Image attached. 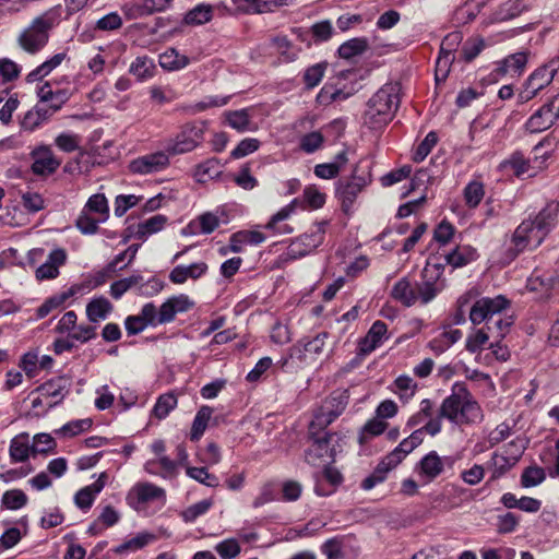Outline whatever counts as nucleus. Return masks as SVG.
Returning a JSON list of instances; mask_svg holds the SVG:
<instances>
[{
  "mask_svg": "<svg viewBox=\"0 0 559 559\" xmlns=\"http://www.w3.org/2000/svg\"><path fill=\"white\" fill-rule=\"evenodd\" d=\"M212 414H213L212 407L206 406V405L200 407V409L198 411V413L193 419L191 431H190V439L192 441H198L203 436V433L207 427L209 420L212 417Z\"/></svg>",
  "mask_w": 559,
  "mask_h": 559,
  "instance_id": "36",
  "label": "nucleus"
},
{
  "mask_svg": "<svg viewBox=\"0 0 559 559\" xmlns=\"http://www.w3.org/2000/svg\"><path fill=\"white\" fill-rule=\"evenodd\" d=\"M260 147V141L253 138H247L241 140L238 145L231 151L230 155L233 158H242Z\"/></svg>",
  "mask_w": 559,
  "mask_h": 559,
  "instance_id": "62",
  "label": "nucleus"
},
{
  "mask_svg": "<svg viewBox=\"0 0 559 559\" xmlns=\"http://www.w3.org/2000/svg\"><path fill=\"white\" fill-rule=\"evenodd\" d=\"M492 335L493 331L489 332L486 326L473 331L466 338V350L472 354L479 352Z\"/></svg>",
  "mask_w": 559,
  "mask_h": 559,
  "instance_id": "44",
  "label": "nucleus"
},
{
  "mask_svg": "<svg viewBox=\"0 0 559 559\" xmlns=\"http://www.w3.org/2000/svg\"><path fill=\"white\" fill-rule=\"evenodd\" d=\"M64 383L66 380L63 378L51 379L39 385L36 391L40 392L44 396L58 399L53 404L50 405V407H52L63 400V391L66 389Z\"/></svg>",
  "mask_w": 559,
  "mask_h": 559,
  "instance_id": "40",
  "label": "nucleus"
},
{
  "mask_svg": "<svg viewBox=\"0 0 559 559\" xmlns=\"http://www.w3.org/2000/svg\"><path fill=\"white\" fill-rule=\"evenodd\" d=\"M324 138L323 135L318 132L313 131L310 133L305 134L300 140V148L310 154L319 150L323 144Z\"/></svg>",
  "mask_w": 559,
  "mask_h": 559,
  "instance_id": "64",
  "label": "nucleus"
},
{
  "mask_svg": "<svg viewBox=\"0 0 559 559\" xmlns=\"http://www.w3.org/2000/svg\"><path fill=\"white\" fill-rule=\"evenodd\" d=\"M478 258L477 250L469 245H459L444 255L447 264L463 267Z\"/></svg>",
  "mask_w": 559,
  "mask_h": 559,
  "instance_id": "23",
  "label": "nucleus"
},
{
  "mask_svg": "<svg viewBox=\"0 0 559 559\" xmlns=\"http://www.w3.org/2000/svg\"><path fill=\"white\" fill-rule=\"evenodd\" d=\"M28 502L26 493L21 489L7 490L2 495L1 503L2 507L9 510H19L25 507Z\"/></svg>",
  "mask_w": 559,
  "mask_h": 559,
  "instance_id": "45",
  "label": "nucleus"
},
{
  "mask_svg": "<svg viewBox=\"0 0 559 559\" xmlns=\"http://www.w3.org/2000/svg\"><path fill=\"white\" fill-rule=\"evenodd\" d=\"M67 58L66 52H58L53 55L51 58L44 61L36 69L31 71L26 75V81L28 83H33L39 81L50 74L56 68H58Z\"/></svg>",
  "mask_w": 559,
  "mask_h": 559,
  "instance_id": "26",
  "label": "nucleus"
},
{
  "mask_svg": "<svg viewBox=\"0 0 559 559\" xmlns=\"http://www.w3.org/2000/svg\"><path fill=\"white\" fill-rule=\"evenodd\" d=\"M139 286L138 290L141 295H156L163 289V283L155 277L143 284V276L136 274L114 282L110 285V295L115 299H119L122 295L134 286Z\"/></svg>",
  "mask_w": 559,
  "mask_h": 559,
  "instance_id": "10",
  "label": "nucleus"
},
{
  "mask_svg": "<svg viewBox=\"0 0 559 559\" xmlns=\"http://www.w3.org/2000/svg\"><path fill=\"white\" fill-rule=\"evenodd\" d=\"M546 475L544 468L539 466H528L521 476L523 487H534L544 481Z\"/></svg>",
  "mask_w": 559,
  "mask_h": 559,
  "instance_id": "55",
  "label": "nucleus"
},
{
  "mask_svg": "<svg viewBox=\"0 0 559 559\" xmlns=\"http://www.w3.org/2000/svg\"><path fill=\"white\" fill-rule=\"evenodd\" d=\"M444 468L442 459L436 451L426 454L419 462V469L429 480L437 478Z\"/></svg>",
  "mask_w": 559,
  "mask_h": 559,
  "instance_id": "28",
  "label": "nucleus"
},
{
  "mask_svg": "<svg viewBox=\"0 0 559 559\" xmlns=\"http://www.w3.org/2000/svg\"><path fill=\"white\" fill-rule=\"evenodd\" d=\"M129 71L139 80H145L153 76L155 64L147 56H141L131 63Z\"/></svg>",
  "mask_w": 559,
  "mask_h": 559,
  "instance_id": "41",
  "label": "nucleus"
},
{
  "mask_svg": "<svg viewBox=\"0 0 559 559\" xmlns=\"http://www.w3.org/2000/svg\"><path fill=\"white\" fill-rule=\"evenodd\" d=\"M388 463H389V460L384 456L379 462V464L373 469V472L361 481L360 487L364 490H371L378 484L383 483L386 479V477H388V473L391 469L395 468L394 465H389Z\"/></svg>",
  "mask_w": 559,
  "mask_h": 559,
  "instance_id": "31",
  "label": "nucleus"
},
{
  "mask_svg": "<svg viewBox=\"0 0 559 559\" xmlns=\"http://www.w3.org/2000/svg\"><path fill=\"white\" fill-rule=\"evenodd\" d=\"M32 171L36 176H49L57 171L61 160L57 158L49 145H39L31 152Z\"/></svg>",
  "mask_w": 559,
  "mask_h": 559,
  "instance_id": "14",
  "label": "nucleus"
},
{
  "mask_svg": "<svg viewBox=\"0 0 559 559\" xmlns=\"http://www.w3.org/2000/svg\"><path fill=\"white\" fill-rule=\"evenodd\" d=\"M370 174L362 171L359 174V167H355L352 177L346 180H338L336 183V197L342 203V210L348 213L357 195L370 182Z\"/></svg>",
  "mask_w": 559,
  "mask_h": 559,
  "instance_id": "8",
  "label": "nucleus"
},
{
  "mask_svg": "<svg viewBox=\"0 0 559 559\" xmlns=\"http://www.w3.org/2000/svg\"><path fill=\"white\" fill-rule=\"evenodd\" d=\"M203 140V129L194 123H186L173 139L166 141L165 148L171 156L189 153Z\"/></svg>",
  "mask_w": 559,
  "mask_h": 559,
  "instance_id": "9",
  "label": "nucleus"
},
{
  "mask_svg": "<svg viewBox=\"0 0 559 559\" xmlns=\"http://www.w3.org/2000/svg\"><path fill=\"white\" fill-rule=\"evenodd\" d=\"M187 56L180 55L176 49L170 48L159 56V64L166 70H180L189 64Z\"/></svg>",
  "mask_w": 559,
  "mask_h": 559,
  "instance_id": "39",
  "label": "nucleus"
},
{
  "mask_svg": "<svg viewBox=\"0 0 559 559\" xmlns=\"http://www.w3.org/2000/svg\"><path fill=\"white\" fill-rule=\"evenodd\" d=\"M67 261V253L63 249L52 250L46 262L36 269L35 275L38 281L52 280L59 275V267Z\"/></svg>",
  "mask_w": 559,
  "mask_h": 559,
  "instance_id": "18",
  "label": "nucleus"
},
{
  "mask_svg": "<svg viewBox=\"0 0 559 559\" xmlns=\"http://www.w3.org/2000/svg\"><path fill=\"white\" fill-rule=\"evenodd\" d=\"M559 213V203L551 201L536 215L531 222L534 224V231L536 236V243L533 249L539 247L546 236L552 230L557 223Z\"/></svg>",
  "mask_w": 559,
  "mask_h": 559,
  "instance_id": "12",
  "label": "nucleus"
},
{
  "mask_svg": "<svg viewBox=\"0 0 559 559\" xmlns=\"http://www.w3.org/2000/svg\"><path fill=\"white\" fill-rule=\"evenodd\" d=\"M510 307V300L503 295H498L493 298L481 297L477 299L469 309V320L474 325L485 323L489 332L493 331L491 322L503 310Z\"/></svg>",
  "mask_w": 559,
  "mask_h": 559,
  "instance_id": "6",
  "label": "nucleus"
},
{
  "mask_svg": "<svg viewBox=\"0 0 559 559\" xmlns=\"http://www.w3.org/2000/svg\"><path fill=\"white\" fill-rule=\"evenodd\" d=\"M369 49V41L365 37H355L345 43H343L338 49L337 53L340 58L349 60L356 56H360L365 53Z\"/></svg>",
  "mask_w": 559,
  "mask_h": 559,
  "instance_id": "30",
  "label": "nucleus"
},
{
  "mask_svg": "<svg viewBox=\"0 0 559 559\" xmlns=\"http://www.w3.org/2000/svg\"><path fill=\"white\" fill-rule=\"evenodd\" d=\"M140 245H131L124 251L117 254L111 262L107 265L108 272H115L117 270H123L127 267L134 259L139 251Z\"/></svg>",
  "mask_w": 559,
  "mask_h": 559,
  "instance_id": "42",
  "label": "nucleus"
},
{
  "mask_svg": "<svg viewBox=\"0 0 559 559\" xmlns=\"http://www.w3.org/2000/svg\"><path fill=\"white\" fill-rule=\"evenodd\" d=\"M304 202L311 209H320L325 203V194L316 186H308L302 193Z\"/></svg>",
  "mask_w": 559,
  "mask_h": 559,
  "instance_id": "61",
  "label": "nucleus"
},
{
  "mask_svg": "<svg viewBox=\"0 0 559 559\" xmlns=\"http://www.w3.org/2000/svg\"><path fill=\"white\" fill-rule=\"evenodd\" d=\"M439 413L440 417L460 426L475 424L483 419L479 404L463 382L453 384L451 394L442 401Z\"/></svg>",
  "mask_w": 559,
  "mask_h": 559,
  "instance_id": "2",
  "label": "nucleus"
},
{
  "mask_svg": "<svg viewBox=\"0 0 559 559\" xmlns=\"http://www.w3.org/2000/svg\"><path fill=\"white\" fill-rule=\"evenodd\" d=\"M484 194V186L479 181H472L464 189V199L469 207H476L483 200Z\"/></svg>",
  "mask_w": 559,
  "mask_h": 559,
  "instance_id": "52",
  "label": "nucleus"
},
{
  "mask_svg": "<svg viewBox=\"0 0 559 559\" xmlns=\"http://www.w3.org/2000/svg\"><path fill=\"white\" fill-rule=\"evenodd\" d=\"M112 311V305L106 297H97L86 305V316L93 323L105 320Z\"/></svg>",
  "mask_w": 559,
  "mask_h": 559,
  "instance_id": "27",
  "label": "nucleus"
},
{
  "mask_svg": "<svg viewBox=\"0 0 559 559\" xmlns=\"http://www.w3.org/2000/svg\"><path fill=\"white\" fill-rule=\"evenodd\" d=\"M556 100L557 97L552 98L530 117L525 123V127L530 132H543L549 129L556 122V119L552 115Z\"/></svg>",
  "mask_w": 559,
  "mask_h": 559,
  "instance_id": "17",
  "label": "nucleus"
},
{
  "mask_svg": "<svg viewBox=\"0 0 559 559\" xmlns=\"http://www.w3.org/2000/svg\"><path fill=\"white\" fill-rule=\"evenodd\" d=\"M207 271L205 262H195L190 265H177L169 273V280L174 284H183L188 278L198 280Z\"/></svg>",
  "mask_w": 559,
  "mask_h": 559,
  "instance_id": "20",
  "label": "nucleus"
},
{
  "mask_svg": "<svg viewBox=\"0 0 559 559\" xmlns=\"http://www.w3.org/2000/svg\"><path fill=\"white\" fill-rule=\"evenodd\" d=\"M92 427V420L86 419H78L63 425L60 429L56 430V433L62 436L74 437L82 431H85Z\"/></svg>",
  "mask_w": 559,
  "mask_h": 559,
  "instance_id": "58",
  "label": "nucleus"
},
{
  "mask_svg": "<svg viewBox=\"0 0 559 559\" xmlns=\"http://www.w3.org/2000/svg\"><path fill=\"white\" fill-rule=\"evenodd\" d=\"M533 241L536 243L534 224L531 222V219H525L515 228L512 235V247L508 250L507 253L509 260H514L520 253L528 248Z\"/></svg>",
  "mask_w": 559,
  "mask_h": 559,
  "instance_id": "16",
  "label": "nucleus"
},
{
  "mask_svg": "<svg viewBox=\"0 0 559 559\" xmlns=\"http://www.w3.org/2000/svg\"><path fill=\"white\" fill-rule=\"evenodd\" d=\"M156 540V536L148 532H141L112 549L117 555L135 552Z\"/></svg>",
  "mask_w": 559,
  "mask_h": 559,
  "instance_id": "24",
  "label": "nucleus"
},
{
  "mask_svg": "<svg viewBox=\"0 0 559 559\" xmlns=\"http://www.w3.org/2000/svg\"><path fill=\"white\" fill-rule=\"evenodd\" d=\"M415 449V445L411 442L408 437L405 438L392 452L385 456L389 460L388 464L394 465L396 467L406 457V455Z\"/></svg>",
  "mask_w": 559,
  "mask_h": 559,
  "instance_id": "49",
  "label": "nucleus"
},
{
  "mask_svg": "<svg viewBox=\"0 0 559 559\" xmlns=\"http://www.w3.org/2000/svg\"><path fill=\"white\" fill-rule=\"evenodd\" d=\"M388 332V326L383 321H376L366 336L359 342V353L362 355L370 354L382 344Z\"/></svg>",
  "mask_w": 559,
  "mask_h": 559,
  "instance_id": "19",
  "label": "nucleus"
},
{
  "mask_svg": "<svg viewBox=\"0 0 559 559\" xmlns=\"http://www.w3.org/2000/svg\"><path fill=\"white\" fill-rule=\"evenodd\" d=\"M56 440L49 433H37L34 436L32 452L48 453L55 450Z\"/></svg>",
  "mask_w": 559,
  "mask_h": 559,
  "instance_id": "57",
  "label": "nucleus"
},
{
  "mask_svg": "<svg viewBox=\"0 0 559 559\" xmlns=\"http://www.w3.org/2000/svg\"><path fill=\"white\" fill-rule=\"evenodd\" d=\"M80 142H81L80 135L74 134V133H67V132L60 133L55 139V144L57 145V147L66 153H72V152L79 150Z\"/></svg>",
  "mask_w": 559,
  "mask_h": 559,
  "instance_id": "56",
  "label": "nucleus"
},
{
  "mask_svg": "<svg viewBox=\"0 0 559 559\" xmlns=\"http://www.w3.org/2000/svg\"><path fill=\"white\" fill-rule=\"evenodd\" d=\"M62 20V7L56 5L36 16L17 37V45L27 53L39 52L49 40V33Z\"/></svg>",
  "mask_w": 559,
  "mask_h": 559,
  "instance_id": "4",
  "label": "nucleus"
},
{
  "mask_svg": "<svg viewBox=\"0 0 559 559\" xmlns=\"http://www.w3.org/2000/svg\"><path fill=\"white\" fill-rule=\"evenodd\" d=\"M191 225H198L200 228L199 231L207 235L213 233L219 226V218L217 215L206 212L201 214Z\"/></svg>",
  "mask_w": 559,
  "mask_h": 559,
  "instance_id": "59",
  "label": "nucleus"
},
{
  "mask_svg": "<svg viewBox=\"0 0 559 559\" xmlns=\"http://www.w3.org/2000/svg\"><path fill=\"white\" fill-rule=\"evenodd\" d=\"M326 62H320L309 67L305 71L304 82L307 88H313L321 82L326 70Z\"/></svg>",
  "mask_w": 559,
  "mask_h": 559,
  "instance_id": "53",
  "label": "nucleus"
},
{
  "mask_svg": "<svg viewBox=\"0 0 559 559\" xmlns=\"http://www.w3.org/2000/svg\"><path fill=\"white\" fill-rule=\"evenodd\" d=\"M527 63V56L525 52H515L502 61H500L496 68V72L499 75L519 76L524 71Z\"/></svg>",
  "mask_w": 559,
  "mask_h": 559,
  "instance_id": "22",
  "label": "nucleus"
},
{
  "mask_svg": "<svg viewBox=\"0 0 559 559\" xmlns=\"http://www.w3.org/2000/svg\"><path fill=\"white\" fill-rule=\"evenodd\" d=\"M227 123L239 132L249 130L250 116L248 109H240L226 112Z\"/></svg>",
  "mask_w": 559,
  "mask_h": 559,
  "instance_id": "46",
  "label": "nucleus"
},
{
  "mask_svg": "<svg viewBox=\"0 0 559 559\" xmlns=\"http://www.w3.org/2000/svg\"><path fill=\"white\" fill-rule=\"evenodd\" d=\"M299 203L298 199L293 200L288 205L281 209L276 214H274L267 224L265 225L266 229H271L281 234H289L293 231L290 227L287 225L277 226L278 223L287 219L292 213L295 211L296 205Z\"/></svg>",
  "mask_w": 559,
  "mask_h": 559,
  "instance_id": "33",
  "label": "nucleus"
},
{
  "mask_svg": "<svg viewBox=\"0 0 559 559\" xmlns=\"http://www.w3.org/2000/svg\"><path fill=\"white\" fill-rule=\"evenodd\" d=\"M221 173L219 163L216 158H210L198 165L195 176L199 181H205L207 178H214Z\"/></svg>",
  "mask_w": 559,
  "mask_h": 559,
  "instance_id": "63",
  "label": "nucleus"
},
{
  "mask_svg": "<svg viewBox=\"0 0 559 559\" xmlns=\"http://www.w3.org/2000/svg\"><path fill=\"white\" fill-rule=\"evenodd\" d=\"M484 5V0H467L464 5L456 11V17L457 20H464V22L473 21Z\"/></svg>",
  "mask_w": 559,
  "mask_h": 559,
  "instance_id": "50",
  "label": "nucleus"
},
{
  "mask_svg": "<svg viewBox=\"0 0 559 559\" xmlns=\"http://www.w3.org/2000/svg\"><path fill=\"white\" fill-rule=\"evenodd\" d=\"M75 293L76 288L72 286L67 292L49 297L40 307L37 308V318L43 319L47 317L52 310L61 307Z\"/></svg>",
  "mask_w": 559,
  "mask_h": 559,
  "instance_id": "35",
  "label": "nucleus"
},
{
  "mask_svg": "<svg viewBox=\"0 0 559 559\" xmlns=\"http://www.w3.org/2000/svg\"><path fill=\"white\" fill-rule=\"evenodd\" d=\"M341 439L337 432L328 430V426L310 421L307 433L309 445L305 451L307 463L311 465L333 463L337 452L342 451Z\"/></svg>",
  "mask_w": 559,
  "mask_h": 559,
  "instance_id": "3",
  "label": "nucleus"
},
{
  "mask_svg": "<svg viewBox=\"0 0 559 559\" xmlns=\"http://www.w3.org/2000/svg\"><path fill=\"white\" fill-rule=\"evenodd\" d=\"M438 142V135L436 132L430 131L425 139L418 144L414 155L413 160L416 163L423 162L428 154L431 152L432 147Z\"/></svg>",
  "mask_w": 559,
  "mask_h": 559,
  "instance_id": "54",
  "label": "nucleus"
},
{
  "mask_svg": "<svg viewBox=\"0 0 559 559\" xmlns=\"http://www.w3.org/2000/svg\"><path fill=\"white\" fill-rule=\"evenodd\" d=\"M173 1L174 0H144L142 4H134L130 9V16L136 19L164 11L169 8Z\"/></svg>",
  "mask_w": 559,
  "mask_h": 559,
  "instance_id": "32",
  "label": "nucleus"
},
{
  "mask_svg": "<svg viewBox=\"0 0 559 559\" xmlns=\"http://www.w3.org/2000/svg\"><path fill=\"white\" fill-rule=\"evenodd\" d=\"M176 406L177 396L174 393H165L157 399L152 413L156 418L164 419Z\"/></svg>",
  "mask_w": 559,
  "mask_h": 559,
  "instance_id": "43",
  "label": "nucleus"
},
{
  "mask_svg": "<svg viewBox=\"0 0 559 559\" xmlns=\"http://www.w3.org/2000/svg\"><path fill=\"white\" fill-rule=\"evenodd\" d=\"M212 506V499H204L185 509L180 515L186 523H191L199 516L205 514Z\"/></svg>",
  "mask_w": 559,
  "mask_h": 559,
  "instance_id": "47",
  "label": "nucleus"
},
{
  "mask_svg": "<svg viewBox=\"0 0 559 559\" xmlns=\"http://www.w3.org/2000/svg\"><path fill=\"white\" fill-rule=\"evenodd\" d=\"M239 10L248 14H260L266 11H272L273 7L278 5L276 0H231Z\"/></svg>",
  "mask_w": 559,
  "mask_h": 559,
  "instance_id": "38",
  "label": "nucleus"
},
{
  "mask_svg": "<svg viewBox=\"0 0 559 559\" xmlns=\"http://www.w3.org/2000/svg\"><path fill=\"white\" fill-rule=\"evenodd\" d=\"M454 56L440 52L436 61L435 80L437 83L444 82L450 73Z\"/></svg>",
  "mask_w": 559,
  "mask_h": 559,
  "instance_id": "60",
  "label": "nucleus"
},
{
  "mask_svg": "<svg viewBox=\"0 0 559 559\" xmlns=\"http://www.w3.org/2000/svg\"><path fill=\"white\" fill-rule=\"evenodd\" d=\"M443 272L444 264L428 259L420 282L404 276L393 285L390 296L404 307H412L418 301L427 305L444 288Z\"/></svg>",
  "mask_w": 559,
  "mask_h": 559,
  "instance_id": "1",
  "label": "nucleus"
},
{
  "mask_svg": "<svg viewBox=\"0 0 559 559\" xmlns=\"http://www.w3.org/2000/svg\"><path fill=\"white\" fill-rule=\"evenodd\" d=\"M349 402L348 390H336L332 392L322 404L313 411L311 421L319 425H331L346 409Z\"/></svg>",
  "mask_w": 559,
  "mask_h": 559,
  "instance_id": "7",
  "label": "nucleus"
},
{
  "mask_svg": "<svg viewBox=\"0 0 559 559\" xmlns=\"http://www.w3.org/2000/svg\"><path fill=\"white\" fill-rule=\"evenodd\" d=\"M165 490L152 483H138L127 496L129 506L139 509L140 506L150 501L164 499Z\"/></svg>",
  "mask_w": 559,
  "mask_h": 559,
  "instance_id": "15",
  "label": "nucleus"
},
{
  "mask_svg": "<svg viewBox=\"0 0 559 559\" xmlns=\"http://www.w3.org/2000/svg\"><path fill=\"white\" fill-rule=\"evenodd\" d=\"M169 156L166 150L140 156L129 164V170L138 175L158 173L169 165Z\"/></svg>",
  "mask_w": 559,
  "mask_h": 559,
  "instance_id": "13",
  "label": "nucleus"
},
{
  "mask_svg": "<svg viewBox=\"0 0 559 559\" xmlns=\"http://www.w3.org/2000/svg\"><path fill=\"white\" fill-rule=\"evenodd\" d=\"M167 223V217L162 214L154 215L135 225L134 238L146 240L153 234L160 231Z\"/></svg>",
  "mask_w": 559,
  "mask_h": 559,
  "instance_id": "25",
  "label": "nucleus"
},
{
  "mask_svg": "<svg viewBox=\"0 0 559 559\" xmlns=\"http://www.w3.org/2000/svg\"><path fill=\"white\" fill-rule=\"evenodd\" d=\"M186 473L195 481L207 487H217L219 485L218 478L214 474H210L205 467L187 466Z\"/></svg>",
  "mask_w": 559,
  "mask_h": 559,
  "instance_id": "48",
  "label": "nucleus"
},
{
  "mask_svg": "<svg viewBox=\"0 0 559 559\" xmlns=\"http://www.w3.org/2000/svg\"><path fill=\"white\" fill-rule=\"evenodd\" d=\"M558 68L559 66L557 61H550L549 63L539 67L526 80L528 87L539 92L551 83L555 74L558 71Z\"/></svg>",
  "mask_w": 559,
  "mask_h": 559,
  "instance_id": "21",
  "label": "nucleus"
},
{
  "mask_svg": "<svg viewBox=\"0 0 559 559\" xmlns=\"http://www.w3.org/2000/svg\"><path fill=\"white\" fill-rule=\"evenodd\" d=\"M84 210L86 212L98 213L103 215L100 221H106L109 213L107 199L102 193L93 194L86 202Z\"/></svg>",
  "mask_w": 559,
  "mask_h": 559,
  "instance_id": "51",
  "label": "nucleus"
},
{
  "mask_svg": "<svg viewBox=\"0 0 559 559\" xmlns=\"http://www.w3.org/2000/svg\"><path fill=\"white\" fill-rule=\"evenodd\" d=\"M32 451V445L28 444V435L22 433L12 439L10 444V457L13 462H25L29 452Z\"/></svg>",
  "mask_w": 559,
  "mask_h": 559,
  "instance_id": "37",
  "label": "nucleus"
},
{
  "mask_svg": "<svg viewBox=\"0 0 559 559\" xmlns=\"http://www.w3.org/2000/svg\"><path fill=\"white\" fill-rule=\"evenodd\" d=\"M393 392L399 395L400 400L406 404L415 395L418 384L413 378L406 374L397 377L393 383Z\"/></svg>",
  "mask_w": 559,
  "mask_h": 559,
  "instance_id": "34",
  "label": "nucleus"
},
{
  "mask_svg": "<svg viewBox=\"0 0 559 559\" xmlns=\"http://www.w3.org/2000/svg\"><path fill=\"white\" fill-rule=\"evenodd\" d=\"M213 12V5L200 3L186 13L183 22L191 26L203 25L212 20Z\"/></svg>",
  "mask_w": 559,
  "mask_h": 559,
  "instance_id": "29",
  "label": "nucleus"
},
{
  "mask_svg": "<svg viewBox=\"0 0 559 559\" xmlns=\"http://www.w3.org/2000/svg\"><path fill=\"white\" fill-rule=\"evenodd\" d=\"M324 226L325 223H319L316 229L296 238L288 247V254L296 259L311 253L323 242L325 233Z\"/></svg>",
  "mask_w": 559,
  "mask_h": 559,
  "instance_id": "11",
  "label": "nucleus"
},
{
  "mask_svg": "<svg viewBox=\"0 0 559 559\" xmlns=\"http://www.w3.org/2000/svg\"><path fill=\"white\" fill-rule=\"evenodd\" d=\"M399 104L397 85H383L368 100L367 109L362 117L364 124L371 130L382 129L393 119Z\"/></svg>",
  "mask_w": 559,
  "mask_h": 559,
  "instance_id": "5",
  "label": "nucleus"
}]
</instances>
